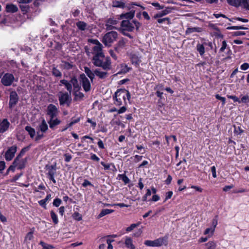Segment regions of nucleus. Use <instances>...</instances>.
<instances>
[{
	"label": "nucleus",
	"mask_w": 249,
	"mask_h": 249,
	"mask_svg": "<svg viewBox=\"0 0 249 249\" xmlns=\"http://www.w3.org/2000/svg\"><path fill=\"white\" fill-rule=\"evenodd\" d=\"M114 98L115 100V104L117 106H121L123 105V102H124V106L121 107L120 109H126V105L130 103V95L125 89H118L115 93Z\"/></svg>",
	"instance_id": "nucleus-1"
},
{
	"label": "nucleus",
	"mask_w": 249,
	"mask_h": 249,
	"mask_svg": "<svg viewBox=\"0 0 249 249\" xmlns=\"http://www.w3.org/2000/svg\"><path fill=\"white\" fill-rule=\"evenodd\" d=\"M93 64L97 67L103 68L104 70H109L111 68V62L109 57H105L104 54L93 56Z\"/></svg>",
	"instance_id": "nucleus-2"
},
{
	"label": "nucleus",
	"mask_w": 249,
	"mask_h": 249,
	"mask_svg": "<svg viewBox=\"0 0 249 249\" xmlns=\"http://www.w3.org/2000/svg\"><path fill=\"white\" fill-rule=\"evenodd\" d=\"M56 110H47L46 115L50 117V119L48 121L50 127L53 129L54 127L60 123V121L55 117Z\"/></svg>",
	"instance_id": "nucleus-3"
},
{
	"label": "nucleus",
	"mask_w": 249,
	"mask_h": 249,
	"mask_svg": "<svg viewBox=\"0 0 249 249\" xmlns=\"http://www.w3.org/2000/svg\"><path fill=\"white\" fill-rule=\"evenodd\" d=\"M118 37V34L116 32L111 31L107 33L103 37V42L106 46H110Z\"/></svg>",
	"instance_id": "nucleus-4"
},
{
	"label": "nucleus",
	"mask_w": 249,
	"mask_h": 249,
	"mask_svg": "<svg viewBox=\"0 0 249 249\" xmlns=\"http://www.w3.org/2000/svg\"><path fill=\"white\" fill-rule=\"evenodd\" d=\"M59 100L60 105L69 107L71 101V94L60 92L59 95Z\"/></svg>",
	"instance_id": "nucleus-5"
},
{
	"label": "nucleus",
	"mask_w": 249,
	"mask_h": 249,
	"mask_svg": "<svg viewBox=\"0 0 249 249\" xmlns=\"http://www.w3.org/2000/svg\"><path fill=\"white\" fill-rule=\"evenodd\" d=\"M45 168L48 171L47 175L50 180H52L54 183H56V180L54 179V176L56 174V165H46Z\"/></svg>",
	"instance_id": "nucleus-6"
},
{
	"label": "nucleus",
	"mask_w": 249,
	"mask_h": 249,
	"mask_svg": "<svg viewBox=\"0 0 249 249\" xmlns=\"http://www.w3.org/2000/svg\"><path fill=\"white\" fill-rule=\"evenodd\" d=\"M166 240L164 238H159L155 240H145L144 245L148 247H158L162 246Z\"/></svg>",
	"instance_id": "nucleus-7"
},
{
	"label": "nucleus",
	"mask_w": 249,
	"mask_h": 249,
	"mask_svg": "<svg viewBox=\"0 0 249 249\" xmlns=\"http://www.w3.org/2000/svg\"><path fill=\"white\" fill-rule=\"evenodd\" d=\"M228 3L234 6H242L249 10V0H228Z\"/></svg>",
	"instance_id": "nucleus-8"
},
{
	"label": "nucleus",
	"mask_w": 249,
	"mask_h": 249,
	"mask_svg": "<svg viewBox=\"0 0 249 249\" xmlns=\"http://www.w3.org/2000/svg\"><path fill=\"white\" fill-rule=\"evenodd\" d=\"M122 32L125 31L132 32L134 29L133 21H130L129 20H124L121 23Z\"/></svg>",
	"instance_id": "nucleus-9"
},
{
	"label": "nucleus",
	"mask_w": 249,
	"mask_h": 249,
	"mask_svg": "<svg viewBox=\"0 0 249 249\" xmlns=\"http://www.w3.org/2000/svg\"><path fill=\"white\" fill-rule=\"evenodd\" d=\"M17 150V146L13 145L8 148L5 152V159L7 161H10L15 156V154Z\"/></svg>",
	"instance_id": "nucleus-10"
},
{
	"label": "nucleus",
	"mask_w": 249,
	"mask_h": 249,
	"mask_svg": "<svg viewBox=\"0 0 249 249\" xmlns=\"http://www.w3.org/2000/svg\"><path fill=\"white\" fill-rule=\"evenodd\" d=\"M80 78L84 90L86 92L89 91L90 90V83L89 79L84 74H81Z\"/></svg>",
	"instance_id": "nucleus-11"
},
{
	"label": "nucleus",
	"mask_w": 249,
	"mask_h": 249,
	"mask_svg": "<svg viewBox=\"0 0 249 249\" xmlns=\"http://www.w3.org/2000/svg\"><path fill=\"white\" fill-rule=\"evenodd\" d=\"M14 80V77L13 74L6 73L3 76L1 79V82L4 86H10L12 84Z\"/></svg>",
	"instance_id": "nucleus-12"
},
{
	"label": "nucleus",
	"mask_w": 249,
	"mask_h": 249,
	"mask_svg": "<svg viewBox=\"0 0 249 249\" xmlns=\"http://www.w3.org/2000/svg\"><path fill=\"white\" fill-rule=\"evenodd\" d=\"M118 24V21L113 18L108 19L106 22V26L107 30L113 29H117V25Z\"/></svg>",
	"instance_id": "nucleus-13"
},
{
	"label": "nucleus",
	"mask_w": 249,
	"mask_h": 249,
	"mask_svg": "<svg viewBox=\"0 0 249 249\" xmlns=\"http://www.w3.org/2000/svg\"><path fill=\"white\" fill-rule=\"evenodd\" d=\"M18 100V95L16 91H12L10 95L9 105L13 107L17 103Z\"/></svg>",
	"instance_id": "nucleus-14"
},
{
	"label": "nucleus",
	"mask_w": 249,
	"mask_h": 249,
	"mask_svg": "<svg viewBox=\"0 0 249 249\" xmlns=\"http://www.w3.org/2000/svg\"><path fill=\"white\" fill-rule=\"evenodd\" d=\"M91 53L94 56L100 55L103 54L102 51V45L101 44H98L94 45L92 48Z\"/></svg>",
	"instance_id": "nucleus-15"
},
{
	"label": "nucleus",
	"mask_w": 249,
	"mask_h": 249,
	"mask_svg": "<svg viewBox=\"0 0 249 249\" xmlns=\"http://www.w3.org/2000/svg\"><path fill=\"white\" fill-rule=\"evenodd\" d=\"M9 123L7 119H4L0 123V133H3L6 131L9 126Z\"/></svg>",
	"instance_id": "nucleus-16"
},
{
	"label": "nucleus",
	"mask_w": 249,
	"mask_h": 249,
	"mask_svg": "<svg viewBox=\"0 0 249 249\" xmlns=\"http://www.w3.org/2000/svg\"><path fill=\"white\" fill-rule=\"evenodd\" d=\"M124 244L125 246L130 249H135V246L133 243V240L131 237H125Z\"/></svg>",
	"instance_id": "nucleus-17"
},
{
	"label": "nucleus",
	"mask_w": 249,
	"mask_h": 249,
	"mask_svg": "<svg viewBox=\"0 0 249 249\" xmlns=\"http://www.w3.org/2000/svg\"><path fill=\"white\" fill-rule=\"evenodd\" d=\"M48 127L47 123L44 119L42 120L41 124L38 126V129L42 133H45L48 130Z\"/></svg>",
	"instance_id": "nucleus-18"
},
{
	"label": "nucleus",
	"mask_w": 249,
	"mask_h": 249,
	"mask_svg": "<svg viewBox=\"0 0 249 249\" xmlns=\"http://www.w3.org/2000/svg\"><path fill=\"white\" fill-rule=\"evenodd\" d=\"M18 7L13 4H8L6 6V11L9 13H15L18 11Z\"/></svg>",
	"instance_id": "nucleus-19"
},
{
	"label": "nucleus",
	"mask_w": 249,
	"mask_h": 249,
	"mask_svg": "<svg viewBox=\"0 0 249 249\" xmlns=\"http://www.w3.org/2000/svg\"><path fill=\"white\" fill-rule=\"evenodd\" d=\"M60 83L62 85L65 86L67 90L69 92V93H71L72 90V86L71 81L69 82L66 80L63 79L60 80Z\"/></svg>",
	"instance_id": "nucleus-20"
},
{
	"label": "nucleus",
	"mask_w": 249,
	"mask_h": 249,
	"mask_svg": "<svg viewBox=\"0 0 249 249\" xmlns=\"http://www.w3.org/2000/svg\"><path fill=\"white\" fill-rule=\"evenodd\" d=\"M202 29L200 27H189L187 28L186 31V34H190L194 32H201Z\"/></svg>",
	"instance_id": "nucleus-21"
},
{
	"label": "nucleus",
	"mask_w": 249,
	"mask_h": 249,
	"mask_svg": "<svg viewBox=\"0 0 249 249\" xmlns=\"http://www.w3.org/2000/svg\"><path fill=\"white\" fill-rule=\"evenodd\" d=\"M27 161V159H19L18 161L17 167L18 169H21L24 168Z\"/></svg>",
	"instance_id": "nucleus-22"
},
{
	"label": "nucleus",
	"mask_w": 249,
	"mask_h": 249,
	"mask_svg": "<svg viewBox=\"0 0 249 249\" xmlns=\"http://www.w3.org/2000/svg\"><path fill=\"white\" fill-rule=\"evenodd\" d=\"M25 129L28 132L31 138H34L36 135V131L34 128L30 126H26Z\"/></svg>",
	"instance_id": "nucleus-23"
},
{
	"label": "nucleus",
	"mask_w": 249,
	"mask_h": 249,
	"mask_svg": "<svg viewBox=\"0 0 249 249\" xmlns=\"http://www.w3.org/2000/svg\"><path fill=\"white\" fill-rule=\"evenodd\" d=\"M130 70V68L125 64H122L120 65V71L118 72V74L125 73L127 72Z\"/></svg>",
	"instance_id": "nucleus-24"
},
{
	"label": "nucleus",
	"mask_w": 249,
	"mask_h": 249,
	"mask_svg": "<svg viewBox=\"0 0 249 249\" xmlns=\"http://www.w3.org/2000/svg\"><path fill=\"white\" fill-rule=\"evenodd\" d=\"M85 72L87 74V75L88 76V77L90 79V80L91 81H93V79L94 78V72H93L88 67H85Z\"/></svg>",
	"instance_id": "nucleus-25"
},
{
	"label": "nucleus",
	"mask_w": 249,
	"mask_h": 249,
	"mask_svg": "<svg viewBox=\"0 0 249 249\" xmlns=\"http://www.w3.org/2000/svg\"><path fill=\"white\" fill-rule=\"evenodd\" d=\"M114 212V210H110V209H103L100 214L98 215V218H101L107 214H109L110 213H112Z\"/></svg>",
	"instance_id": "nucleus-26"
},
{
	"label": "nucleus",
	"mask_w": 249,
	"mask_h": 249,
	"mask_svg": "<svg viewBox=\"0 0 249 249\" xmlns=\"http://www.w3.org/2000/svg\"><path fill=\"white\" fill-rule=\"evenodd\" d=\"M196 50L201 56H202L205 53V48L202 44L199 43L197 44L196 45Z\"/></svg>",
	"instance_id": "nucleus-27"
},
{
	"label": "nucleus",
	"mask_w": 249,
	"mask_h": 249,
	"mask_svg": "<svg viewBox=\"0 0 249 249\" xmlns=\"http://www.w3.org/2000/svg\"><path fill=\"white\" fill-rule=\"evenodd\" d=\"M76 26L79 30L84 31L87 27V24L83 21H78L76 23Z\"/></svg>",
	"instance_id": "nucleus-28"
},
{
	"label": "nucleus",
	"mask_w": 249,
	"mask_h": 249,
	"mask_svg": "<svg viewBox=\"0 0 249 249\" xmlns=\"http://www.w3.org/2000/svg\"><path fill=\"white\" fill-rule=\"evenodd\" d=\"M125 43L126 41L124 39H122L119 40L117 44V47L116 48V50L119 51L120 49L123 48L125 46Z\"/></svg>",
	"instance_id": "nucleus-29"
},
{
	"label": "nucleus",
	"mask_w": 249,
	"mask_h": 249,
	"mask_svg": "<svg viewBox=\"0 0 249 249\" xmlns=\"http://www.w3.org/2000/svg\"><path fill=\"white\" fill-rule=\"evenodd\" d=\"M95 74L101 78H104L107 76V73L104 71H101L98 70H96L94 71Z\"/></svg>",
	"instance_id": "nucleus-30"
},
{
	"label": "nucleus",
	"mask_w": 249,
	"mask_h": 249,
	"mask_svg": "<svg viewBox=\"0 0 249 249\" xmlns=\"http://www.w3.org/2000/svg\"><path fill=\"white\" fill-rule=\"evenodd\" d=\"M71 85H73V87L74 89H78L79 88L78 81L75 78H72L71 80Z\"/></svg>",
	"instance_id": "nucleus-31"
},
{
	"label": "nucleus",
	"mask_w": 249,
	"mask_h": 249,
	"mask_svg": "<svg viewBox=\"0 0 249 249\" xmlns=\"http://www.w3.org/2000/svg\"><path fill=\"white\" fill-rule=\"evenodd\" d=\"M51 218H52L53 223L55 224H57L58 222L57 216L56 214L53 211H52L51 212Z\"/></svg>",
	"instance_id": "nucleus-32"
},
{
	"label": "nucleus",
	"mask_w": 249,
	"mask_h": 249,
	"mask_svg": "<svg viewBox=\"0 0 249 249\" xmlns=\"http://www.w3.org/2000/svg\"><path fill=\"white\" fill-rule=\"evenodd\" d=\"M39 244L42 247V249H53V248L52 245L47 244L43 241H40Z\"/></svg>",
	"instance_id": "nucleus-33"
},
{
	"label": "nucleus",
	"mask_w": 249,
	"mask_h": 249,
	"mask_svg": "<svg viewBox=\"0 0 249 249\" xmlns=\"http://www.w3.org/2000/svg\"><path fill=\"white\" fill-rule=\"evenodd\" d=\"M207 249H215L216 244L213 241H210L206 244Z\"/></svg>",
	"instance_id": "nucleus-34"
},
{
	"label": "nucleus",
	"mask_w": 249,
	"mask_h": 249,
	"mask_svg": "<svg viewBox=\"0 0 249 249\" xmlns=\"http://www.w3.org/2000/svg\"><path fill=\"white\" fill-rule=\"evenodd\" d=\"M33 232L30 231L26 234L25 238V241L27 242L28 241H31L33 239Z\"/></svg>",
	"instance_id": "nucleus-35"
},
{
	"label": "nucleus",
	"mask_w": 249,
	"mask_h": 249,
	"mask_svg": "<svg viewBox=\"0 0 249 249\" xmlns=\"http://www.w3.org/2000/svg\"><path fill=\"white\" fill-rule=\"evenodd\" d=\"M234 133L236 135H240L242 133H243L244 130L241 129V128L239 126L236 127L235 125L234 126Z\"/></svg>",
	"instance_id": "nucleus-36"
},
{
	"label": "nucleus",
	"mask_w": 249,
	"mask_h": 249,
	"mask_svg": "<svg viewBox=\"0 0 249 249\" xmlns=\"http://www.w3.org/2000/svg\"><path fill=\"white\" fill-rule=\"evenodd\" d=\"M134 16V14L133 12H129L122 15V17L123 18L132 19Z\"/></svg>",
	"instance_id": "nucleus-37"
},
{
	"label": "nucleus",
	"mask_w": 249,
	"mask_h": 249,
	"mask_svg": "<svg viewBox=\"0 0 249 249\" xmlns=\"http://www.w3.org/2000/svg\"><path fill=\"white\" fill-rule=\"evenodd\" d=\"M140 224V222H138V223H137L136 224H132L129 227H127L126 229V231L127 232H130L131 231H132L134 228H135L137 227H138Z\"/></svg>",
	"instance_id": "nucleus-38"
},
{
	"label": "nucleus",
	"mask_w": 249,
	"mask_h": 249,
	"mask_svg": "<svg viewBox=\"0 0 249 249\" xmlns=\"http://www.w3.org/2000/svg\"><path fill=\"white\" fill-rule=\"evenodd\" d=\"M249 102V96L248 95L243 96L241 97V98L239 99V103H247Z\"/></svg>",
	"instance_id": "nucleus-39"
},
{
	"label": "nucleus",
	"mask_w": 249,
	"mask_h": 249,
	"mask_svg": "<svg viewBox=\"0 0 249 249\" xmlns=\"http://www.w3.org/2000/svg\"><path fill=\"white\" fill-rule=\"evenodd\" d=\"M80 117H78L76 118H72L71 119V123H70L68 124V126H71L74 124L78 123L80 121Z\"/></svg>",
	"instance_id": "nucleus-40"
},
{
	"label": "nucleus",
	"mask_w": 249,
	"mask_h": 249,
	"mask_svg": "<svg viewBox=\"0 0 249 249\" xmlns=\"http://www.w3.org/2000/svg\"><path fill=\"white\" fill-rule=\"evenodd\" d=\"M18 161L15 163V160L13 161L12 164L10 166V167L8 168V171H12L14 172L15 170L16 167H17Z\"/></svg>",
	"instance_id": "nucleus-41"
},
{
	"label": "nucleus",
	"mask_w": 249,
	"mask_h": 249,
	"mask_svg": "<svg viewBox=\"0 0 249 249\" xmlns=\"http://www.w3.org/2000/svg\"><path fill=\"white\" fill-rule=\"evenodd\" d=\"M25 152H24V151L22 149L19 154L17 156L16 159H15V163H16L19 159H21L22 157L25 154Z\"/></svg>",
	"instance_id": "nucleus-42"
},
{
	"label": "nucleus",
	"mask_w": 249,
	"mask_h": 249,
	"mask_svg": "<svg viewBox=\"0 0 249 249\" xmlns=\"http://www.w3.org/2000/svg\"><path fill=\"white\" fill-rule=\"evenodd\" d=\"M227 29H232V30L247 29V28H245L242 26H234L229 27L227 28Z\"/></svg>",
	"instance_id": "nucleus-43"
},
{
	"label": "nucleus",
	"mask_w": 249,
	"mask_h": 249,
	"mask_svg": "<svg viewBox=\"0 0 249 249\" xmlns=\"http://www.w3.org/2000/svg\"><path fill=\"white\" fill-rule=\"evenodd\" d=\"M121 177L122 180L124 182L125 184H127L130 182V180L125 175H120Z\"/></svg>",
	"instance_id": "nucleus-44"
},
{
	"label": "nucleus",
	"mask_w": 249,
	"mask_h": 249,
	"mask_svg": "<svg viewBox=\"0 0 249 249\" xmlns=\"http://www.w3.org/2000/svg\"><path fill=\"white\" fill-rule=\"evenodd\" d=\"M53 74L56 77H60L61 76V72L55 68L53 70Z\"/></svg>",
	"instance_id": "nucleus-45"
},
{
	"label": "nucleus",
	"mask_w": 249,
	"mask_h": 249,
	"mask_svg": "<svg viewBox=\"0 0 249 249\" xmlns=\"http://www.w3.org/2000/svg\"><path fill=\"white\" fill-rule=\"evenodd\" d=\"M62 201L59 198H55L53 202V205L55 207H58L61 204Z\"/></svg>",
	"instance_id": "nucleus-46"
},
{
	"label": "nucleus",
	"mask_w": 249,
	"mask_h": 249,
	"mask_svg": "<svg viewBox=\"0 0 249 249\" xmlns=\"http://www.w3.org/2000/svg\"><path fill=\"white\" fill-rule=\"evenodd\" d=\"M227 44L226 41L225 40L223 41L222 43V46L220 49L219 52H223L224 51V50L226 49V48H227Z\"/></svg>",
	"instance_id": "nucleus-47"
},
{
	"label": "nucleus",
	"mask_w": 249,
	"mask_h": 249,
	"mask_svg": "<svg viewBox=\"0 0 249 249\" xmlns=\"http://www.w3.org/2000/svg\"><path fill=\"white\" fill-rule=\"evenodd\" d=\"M73 216L75 219H76L78 221H80V220H82V216L78 213H74Z\"/></svg>",
	"instance_id": "nucleus-48"
},
{
	"label": "nucleus",
	"mask_w": 249,
	"mask_h": 249,
	"mask_svg": "<svg viewBox=\"0 0 249 249\" xmlns=\"http://www.w3.org/2000/svg\"><path fill=\"white\" fill-rule=\"evenodd\" d=\"M167 14V12H165V11H161L160 13H159L158 14H157L156 15H155L154 16V18H160V17H162L165 15H166Z\"/></svg>",
	"instance_id": "nucleus-49"
},
{
	"label": "nucleus",
	"mask_w": 249,
	"mask_h": 249,
	"mask_svg": "<svg viewBox=\"0 0 249 249\" xmlns=\"http://www.w3.org/2000/svg\"><path fill=\"white\" fill-rule=\"evenodd\" d=\"M82 186L84 187H86L88 186H93V185L87 179H85L83 183H82Z\"/></svg>",
	"instance_id": "nucleus-50"
},
{
	"label": "nucleus",
	"mask_w": 249,
	"mask_h": 249,
	"mask_svg": "<svg viewBox=\"0 0 249 249\" xmlns=\"http://www.w3.org/2000/svg\"><path fill=\"white\" fill-rule=\"evenodd\" d=\"M5 168V162L4 161H0V174L2 173L3 170Z\"/></svg>",
	"instance_id": "nucleus-51"
},
{
	"label": "nucleus",
	"mask_w": 249,
	"mask_h": 249,
	"mask_svg": "<svg viewBox=\"0 0 249 249\" xmlns=\"http://www.w3.org/2000/svg\"><path fill=\"white\" fill-rule=\"evenodd\" d=\"M240 68L243 71L247 70L249 68V64L248 63H244L241 65Z\"/></svg>",
	"instance_id": "nucleus-52"
},
{
	"label": "nucleus",
	"mask_w": 249,
	"mask_h": 249,
	"mask_svg": "<svg viewBox=\"0 0 249 249\" xmlns=\"http://www.w3.org/2000/svg\"><path fill=\"white\" fill-rule=\"evenodd\" d=\"M74 95H75L76 99L82 98L84 96L83 94L79 91L75 92L74 93Z\"/></svg>",
	"instance_id": "nucleus-53"
},
{
	"label": "nucleus",
	"mask_w": 249,
	"mask_h": 249,
	"mask_svg": "<svg viewBox=\"0 0 249 249\" xmlns=\"http://www.w3.org/2000/svg\"><path fill=\"white\" fill-rule=\"evenodd\" d=\"M211 172L212 173L213 177L214 178H216V168L214 166H213L211 168Z\"/></svg>",
	"instance_id": "nucleus-54"
},
{
	"label": "nucleus",
	"mask_w": 249,
	"mask_h": 249,
	"mask_svg": "<svg viewBox=\"0 0 249 249\" xmlns=\"http://www.w3.org/2000/svg\"><path fill=\"white\" fill-rule=\"evenodd\" d=\"M172 195H173V192L172 191H169L167 193H166L165 199L164 201H166L168 199L171 198Z\"/></svg>",
	"instance_id": "nucleus-55"
},
{
	"label": "nucleus",
	"mask_w": 249,
	"mask_h": 249,
	"mask_svg": "<svg viewBox=\"0 0 249 249\" xmlns=\"http://www.w3.org/2000/svg\"><path fill=\"white\" fill-rule=\"evenodd\" d=\"M214 228H207V229H206L205 232H204V234H209L210 232L211 233V234H212L213 233V232H214Z\"/></svg>",
	"instance_id": "nucleus-56"
},
{
	"label": "nucleus",
	"mask_w": 249,
	"mask_h": 249,
	"mask_svg": "<svg viewBox=\"0 0 249 249\" xmlns=\"http://www.w3.org/2000/svg\"><path fill=\"white\" fill-rule=\"evenodd\" d=\"M228 97L229 98L232 99L234 102H237L239 103V98H238L236 96L233 95H230L228 96Z\"/></svg>",
	"instance_id": "nucleus-57"
},
{
	"label": "nucleus",
	"mask_w": 249,
	"mask_h": 249,
	"mask_svg": "<svg viewBox=\"0 0 249 249\" xmlns=\"http://www.w3.org/2000/svg\"><path fill=\"white\" fill-rule=\"evenodd\" d=\"M20 8L21 11L24 13L27 12L28 11V6L27 5H20Z\"/></svg>",
	"instance_id": "nucleus-58"
},
{
	"label": "nucleus",
	"mask_w": 249,
	"mask_h": 249,
	"mask_svg": "<svg viewBox=\"0 0 249 249\" xmlns=\"http://www.w3.org/2000/svg\"><path fill=\"white\" fill-rule=\"evenodd\" d=\"M91 160L99 161L100 160V159L95 154H92L90 157Z\"/></svg>",
	"instance_id": "nucleus-59"
},
{
	"label": "nucleus",
	"mask_w": 249,
	"mask_h": 249,
	"mask_svg": "<svg viewBox=\"0 0 249 249\" xmlns=\"http://www.w3.org/2000/svg\"><path fill=\"white\" fill-rule=\"evenodd\" d=\"M43 137V135L42 134H40V132L39 131H37V135L35 138V140L36 141H38L39 140H40L41 139H42Z\"/></svg>",
	"instance_id": "nucleus-60"
},
{
	"label": "nucleus",
	"mask_w": 249,
	"mask_h": 249,
	"mask_svg": "<svg viewBox=\"0 0 249 249\" xmlns=\"http://www.w3.org/2000/svg\"><path fill=\"white\" fill-rule=\"evenodd\" d=\"M97 144L100 148H101V149L105 148L104 143L101 140H99V141L97 143Z\"/></svg>",
	"instance_id": "nucleus-61"
},
{
	"label": "nucleus",
	"mask_w": 249,
	"mask_h": 249,
	"mask_svg": "<svg viewBox=\"0 0 249 249\" xmlns=\"http://www.w3.org/2000/svg\"><path fill=\"white\" fill-rule=\"evenodd\" d=\"M133 24L134 28H136V29L138 30L139 28L141 27V24L138 21H133Z\"/></svg>",
	"instance_id": "nucleus-62"
},
{
	"label": "nucleus",
	"mask_w": 249,
	"mask_h": 249,
	"mask_svg": "<svg viewBox=\"0 0 249 249\" xmlns=\"http://www.w3.org/2000/svg\"><path fill=\"white\" fill-rule=\"evenodd\" d=\"M233 187V186L232 185H227V186H225L223 189V190L225 192H227L228 191V190H229L230 189L232 188Z\"/></svg>",
	"instance_id": "nucleus-63"
},
{
	"label": "nucleus",
	"mask_w": 249,
	"mask_h": 249,
	"mask_svg": "<svg viewBox=\"0 0 249 249\" xmlns=\"http://www.w3.org/2000/svg\"><path fill=\"white\" fill-rule=\"evenodd\" d=\"M64 156H65V160L66 162H69L71 160V156L70 155L65 154L64 155Z\"/></svg>",
	"instance_id": "nucleus-64"
}]
</instances>
